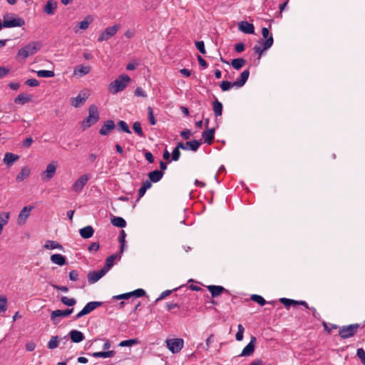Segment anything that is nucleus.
Here are the masks:
<instances>
[{
	"instance_id": "6e6d98bb",
	"label": "nucleus",
	"mask_w": 365,
	"mask_h": 365,
	"mask_svg": "<svg viewBox=\"0 0 365 365\" xmlns=\"http://www.w3.org/2000/svg\"><path fill=\"white\" fill-rule=\"evenodd\" d=\"M357 356L361 359V363L365 365V351L362 348H359L356 351Z\"/></svg>"
},
{
	"instance_id": "864d4df0",
	"label": "nucleus",
	"mask_w": 365,
	"mask_h": 365,
	"mask_svg": "<svg viewBox=\"0 0 365 365\" xmlns=\"http://www.w3.org/2000/svg\"><path fill=\"white\" fill-rule=\"evenodd\" d=\"M232 86H233L232 83L227 81H224L220 83V88L222 91H229Z\"/></svg>"
},
{
	"instance_id": "aec40b11",
	"label": "nucleus",
	"mask_w": 365,
	"mask_h": 365,
	"mask_svg": "<svg viewBox=\"0 0 365 365\" xmlns=\"http://www.w3.org/2000/svg\"><path fill=\"white\" fill-rule=\"evenodd\" d=\"M250 76V71L249 70H245L242 72V73L240 76V78H238L235 81L232 83L233 86H236L238 88H240L243 86L245 83L247 82L248 78Z\"/></svg>"
},
{
	"instance_id": "0eeeda50",
	"label": "nucleus",
	"mask_w": 365,
	"mask_h": 365,
	"mask_svg": "<svg viewBox=\"0 0 365 365\" xmlns=\"http://www.w3.org/2000/svg\"><path fill=\"white\" fill-rule=\"evenodd\" d=\"M91 176L88 174H83L80 176L72 185V190L75 192H80L89 180Z\"/></svg>"
},
{
	"instance_id": "de8ad7c7",
	"label": "nucleus",
	"mask_w": 365,
	"mask_h": 365,
	"mask_svg": "<svg viewBox=\"0 0 365 365\" xmlns=\"http://www.w3.org/2000/svg\"><path fill=\"white\" fill-rule=\"evenodd\" d=\"M118 128L120 130L127 133H131V131L127 124V123L124 120H120L118 123Z\"/></svg>"
},
{
	"instance_id": "c756f323",
	"label": "nucleus",
	"mask_w": 365,
	"mask_h": 365,
	"mask_svg": "<svg viewBox=\"0 0 365 365\" xmlns=\"http://www.w3.org/2000/svg\"><path fill=\"white\" fill-rule=\"evenodd\" d=\"M31 96L29 94L21 93L14 99V103L20 105H24L31 101Z\"/></svg>"
},
{
	"instance_id": "e2e57ef3",
	"label": "nucleus",
	"mask_w": 365,
	"mask_h": 365,
	"mask_svg": "<svg viewBox=\"0 0 365 365\" xmlns=\"http://www.w3.org/2000/svg\"><path fill=\"white\" fill-rule=\"evenodd\" d=\"M26 84L31 87H36V86H38L39 83L36 79L31 78V79H28L26 81Z\"/></svg>"
},
{
	"instance_id": "a18cd8bd",
	"label": "nucleus",
	"mask_w": 365,
	"mask_h": 365,
	"mask_svg": "<svg viewBox=\"0 0 365 365\" xmlns=\"http://www.w3.org/2000/svg\"><path fill=\"white\" fill-rule=\"evenodd\" d=\"M138 343V339H130L128 340H124L120 342V346H131L133 345L137 344Z\"/></svg>"
},
{
	"instance_id": "f03ea898",
	"label": "nucleus",
	"mask_w": 365,
	"mask_h": 365,
	"mask_svg": "<svg viewBox=\"0 0 365 365\" xmlns=\"http://www.w3.org/2000/svg\"><path fill=\"white\" fill-rule=\"evenodd\" d=\"M41 48V43L39 41H32L19 50L17 57H21L24 60L35 54Z\"/></svg>"
},
{
	"instance_id": "dca6fc26",
	"label": "nucleus",
	"mask_w": 365,
	"mask_h": 365,
	"mask_svg": "<svg viewBox=\"0 0 365 365\" xmlns=\"http://www.w3.org/2000/svg\"><path fill=\"white\" fill-rule=\"evenodd\" d=\"M115 125L113 120H106L100 128L99 133L101 135H107L115 128Z\"/></svg>"
},
{
	"instance_id": "9d476101",
	"label": "nucleus",
	"mask_w": 365,
	"mask_h": 365,
	"mask_svg": "<svg viewBox=\"0 0 365 365\" xmlns=\"http://www.w3.org/2000/svg\"><path fill=\"white\" fill-rule=\"evenodd\" d=\"M120 27V25L116 24L113 26L106 28L105 31L100 34L98 41L101 42L108 40L110 37L113 36L117 33Z\"/></svg>"
},
{
	"instance_id": "c85d7f7f",
	"label": "nucleus",
	"mask_w": 365,
	"mask_h": 365,
	"mask_svg": "<svg viewBox=\"0 0 365 365\" xmlns=\"http://www.w3.org/2000/svg\"><path fill=\"white\" fill-rule=\"evenodd\" d=\"M19 158L18 155L6 153L4 158V163L6 164L8 166H11L15 161H16Z\"/></svg>"
},
{
	"instance_id": "49530a36",
	"label": "nucleus",
	"mask_w": 365,
	"mask_h": 365,
	"mask_svg": "<svg viewBox=\"0 0 365 365\" xmlns=\"http://www.w3.org/2000/svg\"><path fill=\"white\" fill-rule=\"evenodd\" d=\"M251 299L258 303L261 306H264L265 304L267 303L262 296L257 294H252L251 296Z\"/></svg>"
},
{
	"instance_id": "1a4fd4ad",
	"label": "nucleus",
	"mask_w": 365,
	"mask_h": 365,
	"mask_svg": "<svg viewBox=\"0 0 365 365\" xmlns=\"http://www.w3.org/2000/svg\"><path fill=\"white\" fill-rule=\"evenodd\" d=\"M102 302H91L86 304V305L80 311L75 317V319H78L84 315L90 314L97 307L101 306Z\"/></svg>"
},
{
	"instance_id": "8fccbe9b",
	"label": "nucleus",
	"mask_w": 365,
	"mask_h": 365,
	"mask_svg": "<svg viewBox=\"0 0 365 365\" xmlns=\"http://www.w3.org/2000/svg\"><path fill=\"white\" fill-rule=\"evenodd\" d=\"M125 232L124 230H121L120 231V235H119V242L120 243V254H122L123 252V250H124V246H125Z\"/></svg>"
},
{
	"instance_id": "b1692460",
	"label": "nucleus",
	"mask_w": 365,
	"mask_h": 365,
	"mask_svg": "<svg viewBox=\"0 0 365 365\" xmlns=\"http://www.w3.org/2000/svg\"><path fill=\"white\" fill-rule=\"evenodd\" d=\"M79 233L83 239H88L94 234V229L91 225H87L79 230Z\"/></svg>"
},
{
	"instance_id": "ea45409f",
	"label": "nucleus",
	"mask_w": 365,
	"mask_h": 365,
	"mask_svg": "<svg viewBox=\"0 0 365 365\" xmlns=\"http://www.w3.org/2000/svg\"><path fill=\"white\" fill-rule=\"evenodd\" d=\"M59 344V338L58 336H53L51 337L49 341L48 342V348L49 349H54L58 347Z\"/></svg>"
},
{
	"instance_id": "37998d69",
	"label": "nucleus",
	"mask_w": 365,
	"mask_h": 365,
	"mask_svg": "<svg viewBox=\"0 0 365 365\" xmlns=\"http://www.w3.org/2000/svg\"><path fill=\"white\" fill-rule=\"evenodd\" d=\"M279 302L287 308L291 305H297L298 304V301L287 298H280Z\"/></svg>"
},
{
	"instance_id": "3c124183",
	"label": "nucleus",
	"mask_w": 365,
	"mask_h": 365,
	"mask_svg": "<svg viewBox=\"0 0 365 365\" xmlns=\"http://www.w3.org/2000/svg\"><path fill=\"white\" fill-rule=\"evenodd\" d=\"M180 149H181V148L178 147V143L177 146L173 149V153H172V160H173L177 161L179 160V158L180 157Z\"/></svg>"
},
{
	"instance_id": "72a5a7b5",
	"label": "nucleus",
	"mask_w": 365,
	"mask_h": 365,
	"mask_svg": "<svg viewBox=\"0 0 365 365\" xmlns=\"http://www.w3.org/2000/svg\"><path fill=\"white\" fill-rule=\"evenodd\" d=\"M91 71V67L88 66H78L74 68L73 73L75 75L79 74L80 76L88 74Z\"/></svg>"
},
{
	"instance_id": "6ab92c4d",
	"label": "nucleus",
	"mask_w": 365,
	"mask_h": 365,
	"mask_svg": "<svg viewBox=\"0 0 365 365\" xmlns=\"http://www.w3.org/2000/svg\"><path fill=\"white\" fill-rule=\"evenodd\" d=\"M88 97V95L87 93L81 92L76 98H71V105L75 108H78L85 103Z\"/></svg>"
},
{
	"instance_id": "c9c22d12",
	"label": "nucleus",
	"mask_w": 365,
	"mask_h": 365,
	"mask_svg": "<svg viewBox=\"0 0 365 365\" xmlns=\"http://www.w3.org/2000/svg\"><path fill=\"white\" fill-rule=\"evenodd\" d=\"M111 223L113 226L117 227H125L126 226L125 220L120 217H114L111 219Z\"/></svg>"
},
{
	"instance_id": "69168bd1",
	"label": "nucleus",
	"mask_w": 365,
	"mask_h": 365,
	"mask_svg": "<svg viewBox=\"0 0 365 365\" xmlns=\"http://www.w3.org/2000/svg\"><path fill=\"white\" fill-rule=\"evenodd\" d=\"M131 297L130 292L119 294L114 297V299H127Z\"/></svg>"
},
{
	"instance_id": "473e14b6",
	"label": "nucleus",
	"mask_w": 365,
	"mask_h": 365,
	"mask_svg": "<svg viewBox=\"0 0 365 365\" xmlns=\"http://www.w3.org/2000/svg\"><path fill=\"white\" fill-rule=\"evenodd\" d=\"M43 247L46 250L58 249L60 250H63V246L57 241L54 240H47L43 245Z\"/></svg>"
},
{
	"instance_id": "f3484780",
	"label": "nucleus",
	"mask_w": 365,
	"mask_h": 365,
	"mask_svg": "<svg viewBox=\"0 0 365 365\" xmlns=\"http://www.w3.org/2000/svg\"><path fill=\"white\" fill-rule=\"evenodd\" d=\"M207 288L213 298L220 296L223 292H228L225 288L220 285H209Z\"/></svg>"
},
{
	"instance_id": "5fc2aeb1",
	"label": "nucleus",
	"mask_w": 365,
	"mask_h": 365,
	"mask_svg": "<svg viewBox=\"0 0 365 365\" xmlns=\"http://www.w3.org/2000/svg\"><path fill=\"white\" fill-rule=\"evenodd\" d=\"M196 48L197 50L202 53L205 54L206 53V50L205 48V43L202 41H195V43Z\"/></svg>"
},
{
	"instance_id": "5701e85b",
	"label": "nucleus",
	"mask_w": 365,
	"mask_h": 365,
	"mask_svg": "<svg viewBox=\"0 0 365 365\" xmlns=\"http://www.w3.org/2000/svg\"><path fill=\"white\" fill-rule=\"evenodd\" d=\"M120 257H121L120 253L119 255L114 254V255L109 256L108 257L106 258L105 266L103 268L104 269H106V272H108V270L113 267V265L114 264V261L115 259H120Z\"/></svg>"
},
{
	"instance_id": "cd10ccee",
	"label": "nucleus",
	"mask_w": 365,
	"mask_h": 365,
	"mask_svg": "<svg viewBox=\"0 0 365 365\" xmlns=\"http://www.w3.org/2000/svg\"><path fill=\"white\" fill-rule=\"evenodd\" d=\"M31 170L27 166L21 168L20 173L16 175V180L19 182H22L30 175Z\"/></svg>"
},
{
	"instance_id": "338daca9",
	"label": "nucleus",
	"mask_w": 365,
	"mask_h": 365,
	"mask_svg": "<svg viewBox=\"0 0 365 365\" xmlns=\"http://www.w3.org/2000/svg\"><path fill=\"white\" fill-rule=\"evenodd\" d=\"M235 49L237 52L241 53L245 50V45L243 43H238L235 44Z\"/></svg>"
},
{
	"instance_id": "4c0bfd02",
	"label": "nucleus",
	"mask_w": 365,
	"mask_h": 365,
	"mask_svg": "<svg viewBox=\"0 0 365 365\" xmlns=\"http://www.w3.org/2000/svg\"><path fill=\"white\" fill-rule=\"evenodd\" d=\"M115 354L114 351H98L94 352L92 354V356L96 358H108L113 357Z\"/></svg>"
},
{
	"instance_id": "c03bdc74",
	"label": "nucleus",
	"mask_w": 365,
	"mask_h": 365,
	"mask_svg": "<svg viewBox=\"0 0 365 365\" xmlns=\"http://www.w3.org/2000/svg\"><path fill=\"white\" fill-rule=\"evenodd\" d=\"M133 128L135 133H137L140 137H144V133L140 122H135L133 125Z\"/></svg>"
},
{
	"instance_id": "a878e982",
	"label": "nucleus",
	"mask_w": 365,
	"mask_h": 365,
	"mask_svg": "<svg viewBox=\"0 0 365 365\" xmlns=\"http://www.w3.org/2000/svg\"><path fill=\"white\" fill-rule=\"evenodd\" d=\"M57 8V3L56 1L49 0L46 2L43 11L48 15H53L54 14L55 10Z\"/></svg>"
},
{
	"instance_id": "0e129e2a",
	"label": "nucleus",
	"mask_w": 365,
	"mask_h": 365,
	"mask_svg": "<svg viewBox=\"0 0 365 365\" xmlns=\"http://www.w3.org/2000/svg\"><path fill=\"white\" fill-rule=\"evenodd\" d=\"M171 292H172L171 290H165V291L163 292L160 294V295L159 296V297L156 299V302L163 299L166 297L169 296L171 294Z\"/></svg>"
},
{
	"instance_id": "680f3d73",
	"label": "nucleus",
	"mask_w": 365,
	"mask_h": 365,
	"mask_svg": "<svg viewBox=\"0 0 365 365\" xmlns=\"http://www.w3.org/2000/svg\"><path fill=\"white\" fill-rule=\"evenodd\" d=\"M69 279L71 281H77L78 279V273L76 270H72L69 272Z\"/></svg>"
},
{
	"instance_id": "20e7f679",
	"label": "nucleus",
	"mask_w": 365,
	"mask_h": 365,
	"mask_svg": "<svg viewBox=\"0 0 365 365\" xmlns=\"http://www.w3.org/2000/svg\"><path fill=\"white\" fill-rule=\"evenodd\" d=\"M99 120L98 111L96 106L91 105L88 108V115L83 120L82 126L83 128H88L92 125L97 123Z\"/></svg>"
},
{
	"instance_id": "2eb2a0df",
	"label": "nucleus",
	"mask_w": 365,
	"mask_h": 365,
	"mask_svg": "<svg viewBox=\"0 0 365 365\" xmlns=\"http://www.w3.org/2000/svg\"><path fill=\"white\" fill-rule=\"evenodd\" d=\"M107 273L106 270L102 268L99 271L90 272L88 274V281L90 284H93L98 282Z\"/></svg>"
},
{
	"instance_id": "7c9ffc66",
	"label": "nucleus",
	"mask_w": 365,
	"mask_h": 365,
	"mask_svg": "<svg viewBox=\"0 0 365 365\" xmlns=\"http://www.w3.org/2000/svg\"><path fill=\"white\" fill-rule=\"evenodd\" d=\"M10 218L9 212H0V235L2 234L4 227L8 223Z\"/></svg>"
},
{
	"instance_id": "2f4dec72",
	"label": "nucleus",
	"mask_w": 365,
	"mask_h": 365,
	"mask_svg": "<svg viewBox=\"0 0 365 365\" xmlns=\"http://www.w3.org/2000/svg\"><path fill=\"white\" fill-rule=\"evenodd\" d=\"M51 261L53 264L63 266L66 264V257L61 254H53L51 256Z\"/></svg>"
},
{
	"instance_id": "4be33fe9",
	"label": "nucleus",
	"mask_w": 365,
	"mask_h": 365,
	"mask_svg": "<svg viewBox=\"0 0 365 365\" xmlns=\"http://www.w3.org/2000/svg\"><path fill=\"white\" fill-rule=\"evenodd\" d=\"M204 142L210 145L212 143L215 138V128H210L204 130L202 133Z\"/></svg>"
},
{
	"instance_id": "39448f33",
	"label": "nucleus",
	"mask_w": 365,
	"mask_h": 365,
	"mask_svg": "<svg viewBox=\"0 0 365 365\" xmlns=\"http://www.w3.org/2000/svg\"><path fill=\"white\" fill-rule=\"evenodd\" d=\"M359 327L358 324H352L347 326H342L339 328V334L342 339H348L353 336Z\"/></svg>"
},
{
	"instance_id": "f257e3e1",
	"label": "nucleus",
	"mask_w": 365,
	"mask_h": 365,
	"mask_svg": "<svg viewBox=\"0 0 365 365\" xmlns=\"http://www.w3.org/2000/svg\"><path fill=\"white\" fill-rule=\"evenodd\" d=\"M130 81V78L128 75H120L114 81L109 84L108 91L113 94H116L117 93L123 91Z\"/></svg>"
},
{
	"instance_id": "a19ab883",
	"label": "nucleus",
	"mask_w": 365,
	"mask_h": 365,
	"mask_svg": "<svg viewBox=\"0 0 365 365\" xmlns=\"http://www.w3.org/2000/svg\"><path fill=\"white\" fill-rule=\"evenodd\" d=\"M37 76L40 78H51L55 76L53 71L40 70L36 72Z\"/></svg>"
},
{
	"instance_id": "13d9d810",
	"label": "nucleus",
	"mask_w": 365,
	"mask_h": 365,
	"mask_svg": "<svg viewBox=\"0 0 365 365\" xmlns=\"http://www.w3.org/2000/svg\"><path fill=\"white\" fill-rule=\"evenodd\" d=\"M148 119H149V121H150V123L151 125H155L156 124V120L154 118V115H153V109L150 106H149L148 108Z\"/></svg>"
},
{
	"instance_id": "e433bc0d",
	"label": "nucleus",
	"mask_w": 365,
	"mask_h": 365,
	"mask_svg": "<svg viewBox=\"0 0 365 365\" xmlns=\"http://www.w3.org/2000/svg\"><path fill=\"white\" fill-rule=\"evenodd\" d=\"M93 18L91 15L86 16L83 21H81L78 26L81 29L86 30L89 26L90 24L93 21Z\"/></svg>"
},
{
	"instance_id": "f8f14e48",
	"label": "nucleus",
	"mask_w": 365,
	"mask_h": 365,
	"mask_svg": "<svg viewBox=\"0 0 365 365\" xmlns=\"http://www.w3.org/2000/svg\"><path fill=\"white\" fill-rule=\"evenodd\" d=\"M273 37L272 36H269V38L267 39H266L264 42H263V48H262L261 46L259 45H255L254 48H253V50L255 51V52L256 53H257L259 55L258 56V60L260 59L262 55V53L267 50L268 48H269L272 44H273Z\"/></svg>"
},
{
	"instance_id": "bb28decb",
	"label": "nucleus",
	"mask_w": 365,
	"mask_h": 365,
	"mask_svg": "<svg viewBox=\"0 0 365 365\" xmlns=\"http://www.w3.org/2000/svg\"><path fill=\"white\" fill-rule=\"evenodd\" d=\"M163 176V172L155 170L148 173V178L152 182H159Z\"/></svg>"
},
{
	"instance_id": "79ce46f5",
	"label": "nucleus",
	"mask_w": 365,
	"mask_h": 365,
	"mask_svg": "<svg viewBox=\"0 0 365 365\" xmlns=\"http://www.w3.org/2000/svg\"><path fill=\"white\" fill-rule=\"evenodd\" d=\"M61 302L66 306L73 307L76 304V300L74 298H68L67 297L63 296L61 298Z\"/></svg>"
},
{
	"instance_id": "4468645a",
	"label": "nucleus",
	"mask_w": 365,
	"mask_h": 365,
	"mask_svg": "<svg viewBox=\"0 0 365 365\" xmlns=\"http://www.w3.org/2000/svg\"><path fill=\"white\" fill-rule=\"evenodd\" d=\"M257 339L255 336H252L248 344L242 349L239 356H252L255 351Z\"/></svg>"
},
{
	"instance_id": "58836bf2",
	"label": "nucleus",
	"mask_w": 365,
	"mask_h": 365,
	"mask_svg": "<svg viewBox=\"0 0 365 365\" xmlns=\"http://www.w3.org/2000/svg\"><path fill=\"white\" fill-rule=\"evenodd\" d=\"M245 63L246 61L244 58H235L231 61L232 66L236 70L240 69L245 65Z\"/></svg>"
},
{
	"instance_id": "ddd939ff",
	"label": "nucleus",
	"mask_w": 365,
	"mask_h": 365,
	"mask_svg": "<svg viewBox=\"0 0 365 365\" xmlns=\"http://www.w3.org/2000/svg\"><path fill=\"white\" fill-rule=\"evenodd\" d=\"M200 145H201L200 140H197L188 141L185 143L182 142L178 143V147L181 148V149L185 150H190L194 152H195L198 150Z\"/></svg>"
},
{
	"instance_id": "393cba45",
	"label": "nucleus",
	"mask_w": 365,
	"mask_h": 365,
	"mask_svg": "<svg viewBox=\"0 0 365 365\" xmlns=\"http://www.w3.org/2000/svg\"><path fill=\"white\" fill-rule=\"evenodd\" d=\"M71 341L74 343H79L84 339L83 334L78 330L73 329L69 332Z\"/></svg>"
},
{
	"instance_id": "052dcab7",
	"label": "nucleus",
	"mask_w": 365,
	"mask_h": 365,
	"mask_svg": "<svg viewBox=\"0 0 365 365\" xmlns=\"http://www.w3.org/2000/svg\"><path fill=\"white\" fill-rule=\"evenodd\" d=\"M191 135V131L188 129H185L180 132V136L185 140L189 139Z\"/></svg>"
},
{
	"instance_id": "7ed1b4c3",
	"label": "nucleus",
	"mask_w": 365,
	"mask_h": 365,
	"mask_svg": "<svg viewBox=\"0 0 365 365\" xmlns=\"http://www.w3.org/2000/svg\"><path fill=\"white\" fill-rule=\"evenodd\" d=\"M3 25L5 28L21 27L25 24V21L14 14H6L3 16Z\"/></svg>"
},
{
	"instance_id": "4d7b16f0",
	"label": "nucleus",
	"mask_w": 365,
	"mask_h": 365,
	"mask_svg": "<svg viewBox=\"0 0 365 365\" xmlns=\"http://www.w3.org/2000/svg\"><path fill=\"white\" fill-rule=\"evenodd\" d=\"M131 297H140L145 295V292L143 289H138L133 292H130Z\"/></svg>"
},
{
	"instance_id": "09e8293b",
	"label": "nucleus",
	"mask_w": 365,
	"mask_h": 365,
	"mask_svg": "<svg viewBox=\"0 0 365 365\" xmlns=\"http://www.w3.org/2000/svg\"><path fill=\"white\" fill-rule=\"evenodd\" d=\"M237 329H238V331L236 333L235 338H236L237 341H240L243 339V334L245 331V328L241 324H240L237 326Z\"/></svg>"
},
{
	"instance_id": "423d86ee",
	"label": "nucleus",
	"mask_w": 365,
	"mask_h": 365,
	"mask_svg": "<svg viewBox=\"0 0 365 365\" xmlns=\"http://www.w3.org/2000/svg\"><path fill=\"white\" fill-rule=\"evenodd\" d=\"M165 342L168 349L173 354L178 353L184 345V341L182 339H167Z\"/></svg>"
},
{
	"instance_id": "f704fd0d",
	"label": "nucleus",
	"mask_w": 365,
	"mask_h": 365,
	"mask_svg": "<svg viewBox=\"0 0 365 365\" xmlns=\"http://www.w3.org/2000/svg\"><path fill=\"white\" fill-rule=\"evenodd\" d=\"M212 109L215 117L222 115V104L217 99H215L212 103Z\"/></svg>"
},
{
	"instance_id": "774afa93",
	"label": "nucleus",
	"mask_w": 365,
	"mask_h": 365,
	"mask_svg": "<svg viewBox=\"0 0 365 365\" xmlns=\"http://www.w3.org/2000/svg\"><path fill=\"white\" fill-rule=\"evenodd\" d=\"M197 61H198L199 64L201 66H202L204 68H206L207 67V62L201 56H199V55L197 56Z\"/></svg>"
},
{
	"instance_id": "bf43d9fd",
	"label": "nucleus",
	"mask_w": 365,
	"mask_h": 365,
	"mask_svg": "<svg viewBox=\"0 0 365 365\" xmlns=\"http://www.w3.org/2000/svg\"><path fill=\"white\" fill-rule=\"evenodd\" d=\"M135 95L136 96H140V97H143V98H146L147 97L146 93L140 87H137L136 88V89L135 90Z\"/></svg>"
},
{
	"instance_id": "412c9836",
	"label": "nucleus",
	"mask_w": 365,
	"mask_h": 365,
	"mask_svg": "<svg viewBox=\"0 0 365 365\" xmlns=\"http://www.w3.org/2000/svg\"><path fill=\"white\" fill-rule=\"evenodd\" d=\"M31 211V207H24L21 210L19 217H18V224L23 225L26 222L27 218L30 215V212Z\"/></svg>"
},
{
	"instance_id": "a211bd4d",
	"label": "nucleus",
	"mask_w": 365,
	"mask_h": 365,
	"mask_svg": "<svg viewBox=\"0 0 365 365\" xmlns=\"http://www.w3.org/2000/svg\"><path fill=\"white\" fill-rule=\"evenodd\" d=\"M238 29L245 34H253L255 33L254 25L245 21L239 23Z\"/></svg>"
},
{
	"instance_id": "9b49d317",
	"label": "nucleus",
	"mask_w": 365,
	"mask_h": 365,
	"mask_svg": "<svg viewBox=\"0 0 365 365\" xmlns=\"http://www.w3.org/2000/svg\"><path fill=\"white\" fill-rule=\"evenodd\" d=\"M57 165L56 163L52 162L49 163L41 174V179L43 181H49L55 175L56 171Z\"/></svg>"
},
{
	"instance_id": "603ef678",
	"label": "nucleus",
	"mask_w": 365,
	"mask_h": 365,
	"mask_svg": "<svg viewBox=\"0 0 365 365\" xmlns=\"http://www.w3.org/2000/svg\"><path fill=\"white\" fill-rule=\"evenodd\" d=\"M7 308V299L6 297L0 296V313L4 312Z\"/></svg>"
},
{
	"instance_id": "6e6552de",
	"label": "nucleus",
	"mask_w": 365,
	"mask_h": 365,
	"mask_svg": "<svg viewBox=\"0 0 365 365\" xmlns=\"http://www.w3.org/2000/svg\"><path fill=\"white\" fill-rule=\"evenodd\" d=\"M73 312V309H66L65 310L56 309L51 312V319L53 324H57L60 322V317H67L71 314Z\"/></svg>"
}]
</instances>
